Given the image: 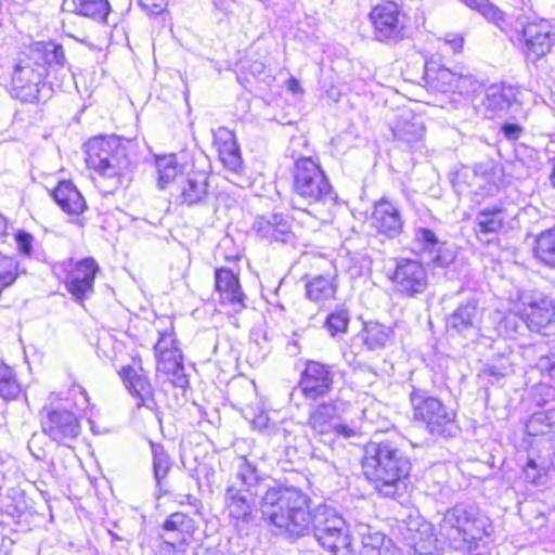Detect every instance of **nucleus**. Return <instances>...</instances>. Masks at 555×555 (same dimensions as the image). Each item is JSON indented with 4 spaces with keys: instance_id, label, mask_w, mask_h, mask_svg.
Masks as SVG:
<instances>
[{
    "instance_id": "nucleus-1",
    "label": "nucleus",
    "mask_w": 555,
    "mask_h": 555,
    "mask_svg": "<svg viewBox=\"0 0 555 555\" xmlns=\"http://www.w3.org/2000/svg\"><path fill=\"white\" fill-rule=\"evenodd\" d=\"M264 519L289 537L313 534L319 544L336 555L351 553L352 537L346 520L333 507L311 509L301 489L283 486L261 472L246 456L236 457L224 490V506L238 532L256 521L257 502Z\"/></svg>"
},
{
    "instance_id": "nucleus-2",
    "label": "nucleus",
    "mask_w": 555,
    "mask_h": 555,
    "mask_svg": "<svg viewBox=\"0 0 555 555\" xmlns=\"http://www.w3.org/2000/svg\"><path fill=\"white\" fill-rule=\"evenodd\" d=\"M362 469L380 495L393 499L405 489L412 463L397 441L372 440L364 447Z\"/></svg>"
},
{
    "instance_id": "nucleus-3",
    "label": "nucleus",
    "mask_w": 555,
    "mask_h": 555,
    "mask_svg": "<svg viewBox=\"0 0 555 555\" xmlns=\"http://www.w3.org/2000/svg\"><path fill=\"white\" fill-rule=\"evenodd\" d=\"M440 534L452 548L462 553L479 555L487 550L485 537L491 532L489 519L479 511L465 503L448 509L440 524Z\"/></svg>"
},
{
    "instance_id": "nucleus-4",
    "label": "nucleus",
    "mask_w": 555,
    "mask_h": 555,
    "mask_svg": "<svg viewBox=\"0 0 555 555\" xmlns=\"http://www.w3.org/2000/svg\"><path fill=\"white\" fill-rule=\"evenodd\" d=\"M410 402L414 420L422 423L431 437L448 440L460 435L461 427L456 421L455 410L431 396L429 391L413 388L410 392Z\"/></svg>"
},
{
    "instance_id": "nucleus-5",
    "label": "nucleus",
    "mask_w": 555,
    "mask_h": 555,
    "mask_svg": "<svg viewBox=\"0 0 555 555\" xmlns=\"http://www.w3.org/2000/svg\"><path fill=\"white\" fill-rule=\"evenodd\" d=\"M293 203L307 205L326 204L335 201L336 195L320 165L311 157H300L295 162Z\"/></svg>"
},
{
    "instance_id": "nucleus-6",
    "label": "nucleus",
    "mask_w": 555,
    "mask_h": 555,
    "mask_svg": "<svg viewBox=\"0 0 555 555\" xmlns=\"http://www.w3.org/2000/svg\"><path fill=\"white\" fill-rule=\"evenodd\" d=\"M46 68L38 66L27 51L18 54L11 78L12 96L34 103L51 96V88L44 82Z\"/></svg>"
},
{
    "instance_id": "nucleus-7",
    "label": "nucleus",
    "mask_w": 555,
    "mask_h": 555,
    "mask_svg": "<svg viewBox=\"0 0 555 555\" xmlns=\"http://www.w3.org/2000/svg\"><path fill=\"white\" fill-rule=\"evenodd\" d=\"M197 529L194 518L182 512L170 514L159 528L156 554L184 555Z\"/></svg>"
},
{
    "instance_id": "nucleus-8",
    "label": "nucleus",
    "mask_w": 555,
    "mask_h": 555,
    "mask_svg": "<svg viewBox=\"0 0 555 555\" xmlns=\"http://www.w3.org/2000/svg\"><path fill=\"white\" fill-rule=\"evenodd\" d=\"M374 39L397 44L409 37V18L401 8L391 1L374 7L370 13Z\"/></svg>"
},
{
    "instance_id": "nucleus-9",
    "label": "nucleus",
    "mask_w": 555,
    "mask_h": 555,
    "mask_svg": "<svg viewBox=\"0 0 555 555\" xmlns=\"http://www.w3.org/2000/svg\"><path fill=\"white\" fill-rule=\"evenodd\" d=\"M524 310L518 317L507 315L504 319L506 327H513L515 333L526 325L531 332L545 334V331L555 322L554 301L542 294L522 297Z\"/></svg>"
},
{
    "instance_id": "nucleus-10",
    "label": "nucleus",
    "mask_w": 555,
    "mask_h": 555,
    "mask_svg": "<svg viewBox=\"0 0 555 555\" xmlns=\"http://www.w3.org/2000/svg\"><path fill=\"white\" fill-rule=\"evenodd\" d=\"M520 94V89L509 83L489 86L482 100L485 116L490 119L505 117L516 119L517 114L521 112Z\"/></svg>"
},
{
    "instance_id": "nucleus-11",
    "label": "nucleus",
    "mask_w": 555,
    "mask_h": 555,
    "mask_svg": "<svg viewBox=\"0 0 555 555\" xmlns=\"http://www.w3.org/2000/svg\"><path fill=\"white\" fill-rule=\"evenodd\" d=\"M389 279L393 291L404 297H416L428 286L427 271L423 263L415 259H397Z\"/></svg>"
},
{
    "instance_id": "nucleus-12",
    "label": "nucleus",
    "mask_w": 555,
    "mask_h": 555,
    "mask_svg": "<svg viewBox=\"0 0 555 555\" xmlns=\"http://www.w3.org/2000/svg\"><path fill=\"white\" fill-rule=\"evenodd\" d=\"M335 376L333 366L308 360L299 379L301 393L310 400L327 396L333 390Z\"/></svg>"
},
{
    "instance_id": "nucleus-13",
    "label": "nucleus",
    "mask_w": 555,
    "mask_h": 555,
    "mask_svg": "<svg viewBox=\"0 0 555 555\" xmlns=\"http://www.w3.org/2000/svg\"><path fill=\"white\" fill-rule=\"evenodd\" d=\"M413 243L417 253L427 255L436 268H447L455 260L454 249L428 228H415Z\"/></svg>"
},
{
    "instance_id": "nucleus-14",
    "label": "nucleus",
    "mask_w": 555,
    "mask_h": 555,
    "mask_svg": "<svg viewBox=\"0 0 555 555\" xmlns=\"http://www.w3.org/2000/svg\"><path fill=\"white\" fill-rule=\"evenodd\" d=\"M41 426L46 435L64 446H69L81 430L77 416L64 409L49 410L42 418Z\"/></svg>"
},
{
    "instance_id": "nucleus-15",
    "label": "nucleus",
    "mask_w": 555,
    "mask_h": 555,
    "mask_svg": "<svg viewBox=\"0 0 555 555\" xmlns=\"http://www.w3.org/2000/svg\"><path fill=\"white\" fill-rule=\"evenodd\" d=\"M551 37L552 35L544 22L527 23L517 31L518 41L524 43L522 54L531 63H537L550 53L553 46Z\"/></svg>"
},
{
    "instance_id": "nucleus-16",
    "label": "nucleus",
    "mask_w": 555,
    "mask_h": 555,
    "mask_svg": "<svg viewBox=\"0 0 555 555\" xmlns=\"http://www.w3.org/2000/svg\"><path fill=\"white\" fill-rule=\"evenodd\" d=\"M209 176L206 171L180 175L177 201L186 207L205 206L210 198Z\"/></svg>"
},
{
    "instance_id": "nucleus-17",
    "label": "nucleus",
    "mask_w": 555,
    "mask_h": 555,
    "mask_svg": "<svg viewBox=\"0 0 555 555\" xmlns=\"http://www.w3.org/2000/svg\"><path fill=\"white\" fill-rule=\"evenodd\" d=\"M251 229L259 238L269 243L287 244L294 242L295 238L288 218L282 214L258 216Z\"/></svg>"
},
{
    "instance_id": "nucleus-18",
    "label": "nucleus",
    "mask_w": 555,
    "mask_h": 555,
    "mask_svg": "<svg viewBox=\"0 0 555 555\" xmlns=\"http://www.w3.org/2000/svg\"><path fill=\"white\" fill-rule=\"evenodd\" d=\"M371 219L376 231L388 238H396L402 233L404 222L400 207L384 197L374 204Z\"/></svg>"
},
{
    "instance_id": "nucleus-19",
    "label": "nucleus",
    "mask_w": 555,
    "mask_h": 555,
    "mask_svg": "<svg viewBox=\"0 0 555 555\" xmlns=\"http://www.w3.org/2000/svg\"><path fill=\"white\" fill-rule=\"evenodd\" d=\"M506 218V210L502 206L493 205L479 210L475 219L477 238L487 245L496 242Z\"/></svg>"
},
{
    "instance_id": "nucleus-20",
    "label": "nucleus",
    "mask_w": 555,
    "mask_h": 555,
    "mask_svg": "<svg viewBox=\"0 0 555 555\" xmlns=\"http://www.w3.org/2000/svg\"><path fill=\"white\" fill-rule=\"evenodd\" d=\"M98 271L99 264L93 258H85L77 262L67 283L68 292L76 300L82 301L93 293Z\"/></svg>"
},
{
    "instance_id": "nucleus-21",
    "label": "nucleus",
    "mask_w": 555,
    "mask_h": 555,
    "mask_svg": "<svg viewBox=\"0 0 555 555\" xmlns=\"http://www.w3.org/2000/svg\"><path fill=\"white\" fill-rule=\"evenodd\" d=\"M120 376L126 388L137 399L138 408L144 406L154 410L156 402L154 399V390L143 370H135L131 366H125L120 371Z\"/></svg>"
},
{
    "instance_id": "nucleus-22",
    "label": "nucleus",
    "mask_w": 555,
    "mask_h": 555,
    "mask_svg": "<svg viewBox=\"0 0 555 555\" xmlns=\"http://www.w3.org/2000/svg\"><path fill=\"white\" fill-rule=\"evenodd\" d=\"M26 51L38 66L46 68V76L48 69L57 72L68 66L63 46L55 41L36 42Z\"/></svg>"
},
{
    "instance_id": "nucleus-23",
    "label": "nucleus",
    "mask_w": 555,
    "mask_h": 555,
    "mask_svg": "<svg viewBox=\"0 0 555 555\" xmlns=\"http://www.w3.org/2000/svg\"><path fill=\"white\" fill-rule=\"evenodd\" d=\"M480 310L478 300L469 298L447 318L446 325L448 331H453L460 335H467L470 331L476 330L480 322Z\"/></svg>"
},
{
    "instance_id": "nucleus-24",
    "label": "nucleus",
    "mask_w": 555,
    "mask_h": 555,
    "mask_svg": "<svg viewBox=\"0 0 555 555\" xmlns=\"http://www.w3.org/2000/svg\"><path fill=\"white\" fill-rule=\"evenodd\" d=\"M215 145L218 149L219 158L224 167L234 175L243 171V159L235 135L227 128H219L215 134Z\"/></svg>"
},
{
    "instance_id": "nucleus-25",
    "label": "nucleus",
    "mask_w": 555,
    "mask_h": 555,
    "mask_svg": "<svg viewBox=\"0 0 555 555\" xmlns=\"http://www.w3.org/2000/svg\"><path fill=\"white\" fill-rule=\"evenodd\" d=\"M51 195L62 211L69 216L78 217L88 209L85 197L72 181L59 182Z\"/></svg>"
},
{
    "instance_id": "nucleus-26",
    "label": "nucleus",
    "mask_w": 555,
    "mask_h": 555,
    "mask_svg": "<svg viewBox=\"0 0 555 555\" xmlns=\"http://www.w3.org/2000/svg\"><path fill=\"white\" fill-rule=\"evenodd\" d=\"M215 286L222 302L243 308L245 295L242 292L238 278L232 270L220 268L215 271Z\"/></svg>"
},
{
    "instance_id": "nucleus-27",
    "label": "nucleus",
    "mask_w": 555,
    "mask_h": 555,
    "mask_svg": "<svg viewBox=\"0 0 555 555\" xmlns=\"http://www.w3.org/2000/svg\"><path fill=\"white\" fill-rule=\"evenodd\" d=\"M340 406L338 401H328L318 404L310 413L308 424L311 429L320 435L333 433L336 422L339 420Z\"/></svg>"
},
{
    "instance_id": "nucleus-28",
    "label": "nucleus",
    "mask_w": 555,
    "mask_h": 555,
    "mask_svg": "<svg viewBox=\"0 0 555 555\" xmlns=\"http://www.w3.org/2000/svg\"><path fill=\"white\" fill-rule=\"evenodd\" d=\"M392 132L395 139L412 152L418 151L424 146L423 139L425 128L423 122L417 118L411 120L402 119Z\"/></svg>"
},
{
    "instance_id": "nucleus-29",
    "label": "nucleus",
    "mask_w": 555,
    "mask_h": 555,
    "mask_svg": "<svg viewBox=\"0 0 555 555\" xmlns=\"http://www.w3.org/2000/svg\"><path fill=\"white\" fill-rule=\"evenodd\" d=\"M119 145L114 138H95L86 144V162L88 166L95 171L107 165V158Z\"/></svg>"
},
{
    "instance_id": "nucleus-30",
    "label": "nucleus",
    "mask_w": 555,
    "mask_h": 555,
    "mask_svg": "<svg viewBox=\"0 0 555 555\" xmlns=\"http://www.w3.org/2000/svg\"><path fill=\"white\" fill-rule=\"evenodd\" d=\"M62 9L99 22H105L111 11L107 0H64Z\"/></svg>"
},
{
    "instance_id": "nucleus-31",
    "label": "nucleus",
    "mask_w": 555,
    "mask_h": 555,
    "mask_svg": "<svg viewBox=\"0 0 555 555\" xmlns=\"http://www.w3.org/2000/svg\"><path fill=\"white\" fill-rule=\"evenodd\" d=\"M129 160L126 156L125 147L120 144L107 158V165L99 169V173L111 181L108 192H113L121 185L122 172L128 168Z\"/></svg>"
},
{
    "instance_id": "nucleus-32",
    "label": "nucleus",
    "mask_w": 555,
    "mask_h": 555,
    "mask_svg": "<svg viewBox=\"0 0 555 555\" xmlns=\"http://www.w3.org/2000/svg\"><path fill=\"white\" fill-rule=\"evenodd\" d=\"M425 78L431 88L440 91H459L463 92L464 78L456 73L451 72L447 67H440L437 70H433L426 67Z\"/></svg>"
},
{
    "instance_id": "nucleus-33",
    "label": "nucleus",
    "mask_w": 555,
    "mask_h": 555,
    "mask_svg": "<svg viewBox=\"0 0 555 555\" xmlns=\"http://www.w3.org/2000/svg\"><path fill=\"white\" fill-rule=\"evenodd\" d=\"M392 330L379 323H366L360 333L367 350L376 351L387 347L392 337Z\"/></svg>"
},
{
    "instance_id": "nucleus-34",
    "label": "nucleus",
    "mask_w": 555,
    "mask_h": 555,
    "mask_svg": "<svg viewBox=\"0 0 555 555\" xmlns=\"http://www.w3.org/2000/svg\"><path fill=\"white\" fill-rule=\"evenodd\" d=\"M306 296L314 302L333 299L337 292L334 280L330 276L315 275L306 282Z\"/></svg>"
},
{
    "instance_id": "nucleus-35",
    "label": "nucleus",
    "mask_w": 555,
    "mask_h": 555,
    "mask_svg": "<svg viewBox=\"0 0 555 555\" xmlns=\"http://www.w3.org/2000/svg\"><path fill=\"white\" fill-rule=\"evenodd\" d=\"M351 320L349 308L345 304L337 305L324 321V327L331 337H341L348 332Z\"/></svg>"
},
{
    "instance_id": "nucleus-36",
    "label": "nucleus",
    "mask_w": 555,
    "mask_h": 555,
    "mask_svg": "<svg viewBox=\"0 0 555 555\" xmlns=\"http://www.w3.org/2000/svg\"><path fill=\"white\" fill-rule=\"evenodd\" d=\"M534 255L545 266L555 268V227L537 236Z\"/></svg>"
},
{
    "instance_id": "nucleus-37",
    "label": "nucleus",
    "mask_w": 555,
    "mask_h": 555,
    "mask_svg": "<svg viewBox=\"0 0 555 555\" xmlns=\"http://www.w3.org/2000/svg\"><path fill=\"white\" fill-rule=\"evenodd\" d=\"M165 339L157 341L154 350L157 358V371L170 375L183 364L182 354L177 348H163Z\"/></svg>"
},
{
    "instance_id": "nucleus-38",
    "label": "nucleus",
    "mask_w": 555,
    "mask_h": 555,
    "mask_svg": "<svg viewBox=\"0 0 555 555\" xmlns=\"http://www.w3.org/2000/svg\"><path fill=\"white\" fill-rule=\"evenodd\" d=\"M151 450L154 479L156 481V487L162 489L163 481L172 467V462L163 444L151 442Z\"/></svg>"
},
{
    "instance_id": "nucleus-39",
    "label": "nucleus",
    "mask_w": 555,
    "mask_h": 555,
    "mask_svg": "<svg viewBox=\"0 0 555 555\" xmlns=\"http://www.w3.org/2000/svg\"><path fill=\"white\" fill-rule=\"evenodd\" d=\"M156 169L158 172V186L160 189L167 188L171 182L179 185V167L175 155H167L156 158Z\"/></svg>"
},
{
    "instance_id": "nucleus-40",
    "label": "nucleus",
    "mask_w": 555,
    "mask_h": 555,
    "mask_svg": "<svg viewBox=\"0 0 555 555\" xmlns=\"http://www.w3.org/2000/svg\"><path fill=\"white\" fill-rule=\"evenodd\" d=\"M22 387L14 370L5 363H0V398L4 401L15 400L21 395Z\"/></svg>"
},
{
    "instance_id": "nucleus-41",
    "label": "nucleus",
    "mask_w": 555,
    "mask_h": 555,
    "mask_svg": "<svg viewBox=\"0 0 555 555\" xmlns=\"http://www.w3.org/2000/svg\"><path fill=\"white\" fill-rule=\"evenodd\" d=\"M512 372L513 370L509 361L502 358L498 363H492L485 366L478 376L480 378L487 379L488 384L494 385Z\"/></svg>"
},
{
    "instance_id": "nucleus-42",
    "label": "nucleus",
    "mask_w": 555,
    "mask_h": 555,
    "mask_svg": "<svg viewBox=\"0 0 555 555\" xmlns=\"http://www.w3.org/2000/svg\"><path fill=\"white\" fill-rule=\"evenodd\" d=\"M384 542V535L376 533L369 538V541H363V546L360 555H398L397 552L391 551L387 547H379Z\"/></svg>"
},
{
    "instance_id": "nucleus-43",
    "label": "nucleus",
    "mask_w": 555,
    "mask_h": 555,
    "mask_svg": "<svg viewBox=\"0 0 555 555\" xmlns=\"http://www.w3.org/2000/svg\"><path fill=\"white\" fill-rule=\"evenodd\" d=\"M525 478L533 485H542V478L545 476V467L539 466L537 462L529 459L524 468Z\"/></svg>"
},
{
    "instance_id": "nucleus-44",
    "label": "nucleus",
    "mask_w": 555,
    "mask_h": 555,
    "mask_svg": "<svg viewBox=\"0 0 555 555\" xmlns=\"http://www.w3.org/2000/svg\"><path fill=\"white\" fill-rule=\"evenodd\" d=\"M15 242L21 254L28 257L31 256L34 236L30 233L18 230L15 233Z\"/></svg>"
},
{
    "instance_id": "nucleus-45",
    "label": "nucleus",
    "mask_w": 555,
    "mask_h": 555,
    "mask_svg": "<svg viewBox=\"0 0 555 555\" xmlns=\"http://www.w3.org/2000/svg\"><path fill=\"white\" fill-rule=\"evenodd\" d=\"M141 9L149 15L160 14L167 5L166 0H137Z\"/></svg>"
},
{
    "instance_id": "nucleus-46",
    "label": "nucleus",
    "mask_w": 555,
    "mask_h": 555,
    "mask_svg": "<svg viewBox=\"0 0 555 555\" xmlns=\"http://www.w3.org/2000/svg\"><path fill=\"white\" fill-rule=\"evenodd\" d=\"M413 555H439L431 539L420 540L412 546Z\"/></svg>"
},
{
    "instance_id": "nucleus-47",
    "label": "nucleus",
    "mask_w": 555,
    "mask_h": 555,
    "mask_svg": "<svg viewBox=\"0 0 555 555\" xmlns=\"http://www.w3.org/2000/svg\"><path fill=\"white\" fill-rule=\"evenodd\" d=\"M169 376L172 386L181 389H185L189 386V377L185 374V369L183 364L179 366L175 372H172Z\"/></svg>"
},
{
    "instance_id": "nucleus-48",
    "label": "nucleus",
    "mask_w": 555,
    "mask_h": 555,
    "mask_svg": "<svg viewBox=\"0 0 555 555\" xmlns=\"http://www.w3.org/2000/svg\"><path fill=\"white\" fill-rule=\"evenodd\" d=\"M522 127L514 122H504L501 127V132L508 140H517L522 133Z\"/></svg>"
},
{
    "instance_id": "nucleus-49",
    "label": "nucleus",
    "mask_w": 555,
    "mask_h": 555,
    "mask_svg": "<svg viewBox=\"0 0 555 555\" xmlns=\"http://www.w3.org/2000/svg\"><path fill=\"white\" fill-rule=\"evenodd\" d=\"M278 440H283L286 444H289V436L292 435V430L288 429L284 424L272 425V431L270 434Z\"/></svg>"
},
{
    "instance_id": "nucleus-50",
    "label": "nucleus",
    "mask_w": 555,
    "mask_h": 555,
    "mask_svg": "<svg viewBox=\"0 0 555 555\" xmlns=\"http://www.w3.org/2000/svg\"><path fill=\"white\" fill-rule=\"evenodd\" d=\"M446 43L450 46L454 53H460L463 50L464 39L460 35H447L444 39Z\"/></svg>"
},
{
    "instance_id": "nucleus-51",
    "label": "nucleus",
    "mask_w": 555,
    "mask_h": 555,
    "mask_svg": "<svg viewBox=\"0 0 555 555\" xmlns=\"http://www.w3.org/2000/svg\"><path fill=\"white\" fill-rule=\"evenodd\" d=\"M333 433L344 438H351L357 436V430L353 427L339 423V420L336 422L335 427L333 428Z\"/></svg>"
},
{
    "instance_id": "nucleus-52",
    "label": "nucleus",
    "mask_w": 555,
    "mask_h": 555,
    "mask_svg": "<svg viewBox=\"0 0 555 555\" xmlns=\"http://www.w3.org/2000/svg\"><path fill=\"white\" fill-rule=\"evenodd\" d=\"M214 7L224 14L233 12L235 0H211Z\"/></svg>"
},
{
    "instance_id": "nucleus-53",
    "label": "nucleus",
    "mask_w": 555,
    "mask_h": 555,
    "mask_svg": "<svg viewBox=\"0 0 555 555\" xmlns=\"http://www.w3.org/2000/svg\"><path fill=\"white\" fill-rule=\"evenodd\" d=\"M268 421L267 416L260 415L255 420V425L260 429L267 430L268 435H270L272 431V425H269Z\"/></svg>"
},
{
    "instance_id": "nucleus-54",
    "label": "nucleus",
    "mask_w": 555,
    "mask_h": 555,
    "mask_svg": "<svg viewBox=\"0 0 555 555\" xmlns=\"http://www.w3.org/2000/svg\"><path fill=\"white\" fill-rule=\"evenodd\" d=\"M287 88L291 92H293L294 94L296 93H299V92H302V89L300 87V83L299 81L294 78V77H291L288 80H287Z\"/></svg>"
},
{
    "instance_id": "nucleus-55",
    "label": "nucleus",
    "mask_w": 555,
    "mask_h": 555,
    "mask_svg": "<svg viewBox=\"0 0 555 555\" xmlns=\"http://www.w3.org/2000/svg\"><path fill=\"white\" fill-rule=\"evenodd\" d=\"M264 68H266V66L262 62H254L250 65L249 70L254 76H259L264 72Z\"/></svg>"
},
{
    "instance_id": "nucleus-56",
    "label": "nucleus",
    "mask_w": 555,
    "mask_h": 555,
    "mask_svg": "<svg viewBox=\"0 0 555 555\" xmlns=\"http://www.w3.org/2000/svg\"><path fill=\"white\" fill-rule=\"evenodd\" d=\"M165 339V341L163 343V348H175L172 345H173V340L171 339L170 336H167L165 334H162L160 338L158 339V341Z\"/></svg>"
},
{
    "instance_id": "nucleus-57",
    "label": "nucleus",
    "mask_w": 555,
    "mask_h": 555,
    "mask_svg": "<svg viewBox=\"0 0 555 555\" xmlns=\"http://www.w3.org/2000/svg\"><path fill=\"white\" fill-rule=\"evenodd\" d=\"M287 351L292 354H297L299 352V346L296 340L288 343L287 345Z\"/></svg>"
},
{
    "instance_id": "nucleus-58",
    "label": "nucleus",
    "mask_w": 555,
    "mask_h": 555,
    "mask_svg": "<svg viewBox=\"0 0 555 555\" xmlns=\"http://www.w3.org/2000/svg\"><path fill=\"white\" fill-rule=\"evenodd\" d=\"M8 222L7 219L0 215V237L7 233Z\"/></svg>"
},
{
    "instance_id": "nucleus-59",
    "label": "nucleus",
    "mask_w": 555,
    "mask_h": 555,
    "mask_svg": "<svg viewBox=\"0 0 555 555\" xmlns=\"http://www.w3.org/2000/svg\"><path fill=\"white\" fill-rule=\"evenodd\" d=\"M474 171L476 175H478V173L486 175V171H482V165H476L474 168Z\"/></svg>"
},
{
    "instance_id": "nucleus-60",
    "label": "nucleus",
    "mask_w": 555,
    "mask_h": 555,
    "mask_svg": "<svg viewBox=\"0 0 555 555\" xmlns=\"http://www.w3.org/2000/svg\"><path fill=\"white\" fill-rule=\"evenodd\" d=\"M548 372L552 377H555V361L550 364Z\"/></svg>"
},
{
    "instance_id": "nucleus-61",
    "label": "nucleus",
    "mask_w": 555,
    "mask_h": 555,
    "mask_svg": "<svg viewBox=\"0 0 555 555\" xmlns=\"http://www.w3.org/2000/svg\"><path fill=\"white\" fill-rule=\"evenodd\" d=\"M109 535L112 537L113 540H120V538L113 531H108Z\"/></svg>"
},
{
    "instance_id": "nucleus-62",
    "label": "nucleus",
    "mask_w": 555,
    "mask_h": 555,
    "mask_svg": "<svg viewBox=\"0 0 555 555\" xmlns=\"http://www.w3.org/2000/svg\"><path fill=\"white\" fill-rule=\"evenodd\" d=\"M208 551L207 550H202V551H197L194 553V555H206Z\"/></svg>"
},
{
    "instance_id": "nucleus-63",
    "label": "nucleus",
    "mask_w": 555,
    "mask_h": 555,
    "mask_svg": "<svg viewBox=\"0 0 555 555\" xmlns=\"http://www.w3.org/2000/svg\"><path fill=\"white\" fill-rule=\"evenodd\" d=\"M185 498H186L189 503H190L191 499H193V496L191 494L185 495Z\"/></svg>"
},
{
    "instance_id": "nucleus-64",
    "label": "nucleus",
    "mask_w": 555,
    "mask_h": 555,
    "mask_svg": "<svg viewBox=\"0 0 555 555\" xmlns=\"http://www.w3.org/2000/svg\"><path fill=\"white\" fill-rule=\"evenodd\" d=\"M201 469H202V470H207V469H208V467H207L206 465H204V466H202V467H201Z\"/></svg>"
}]
</instances>
